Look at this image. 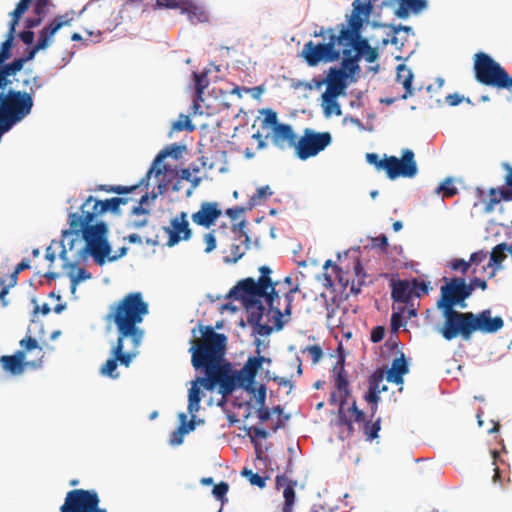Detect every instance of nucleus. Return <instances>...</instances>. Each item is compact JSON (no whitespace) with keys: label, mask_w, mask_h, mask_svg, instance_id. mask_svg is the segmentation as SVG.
Listing matches in <instances>:
<instances>
[{"label":"nucleus","mask_w":512,"mask_h":512,"mask_svg":"<svg viewBox=\"0 0 512 512\" xmlns=\"http://www.w3.org/2000/svg\"><path fill=\"white\" fill-rule=\"evenodd\" d=\"M99 503L100 498L96 490L73 489L67 492L60 512H107Z\"/></svg>","instance_id":"11"},{"label":"nucleus","mask_w":512,"mask_h":512,"mask_svg":"<svg viewBox=\"0 0 512 512\" xmlns=\"http://www.w3.org/2000/svg\"><path fill=\"white\" fill-rule=\"evenodd\" d=\"M331 142L332 136L329 132H316L306 128L298 138L295 154L299 159L307 160L323 151Z\"/></svg>","instance_id":"12"},{"label":"nucleus","mask_w":512,"mask_h":512,"mask_svg":"<svg viewBox=\"0 0 512 512\" xmlns=\"http://www.w3.org/2000/svg\"><path fill=\"white\" fill-rule=\"evenodd\" d=\"M436 192L442 193L444 198H449L456 195L458 193V189L453 185L452 179L447 178L436 188Z\"/></svg>","instance_id":"45"},{"label":"nucleus","mask_w":512,"mask_h":512,"mask_svg":"<svg viewBox=\"0 0 512 512\" xmlns=\"http://www.w3.org/2000/svg\"><path fill=\"white\" fill-rule=\"evenodd\" d=\"M347 78L348 73L342 69H338L336 67H331L329 69L327 78L325 80L320 81L317 84V87H320L322 84H332L339 87L346 88L347 87Z\"/></svg>","instance_id":"30"},{"label":"nucleus","mask_w":512,"mask_h":512,"mask_svg":"<svg viewBox=\"0 0 512 512\" xmlns=\"http://www.w3.org/2000/svg\"><path fill=\"white\" fill-rule=\"evenodd\" d=\"M506 250H508L506 243L496 245L490 253V262L488 263V266L500 265L506 259Z\"/></svg>","instance_id":"39"},{"label":"nucleus","mask_w":512,"mask_h":512,"mask_svg":"<svg viewBox=\"0 0 512 512\" xmlns=\"http://www.w3.org/2000/svg\"><path fill=\"white\" fill-rule=\"evenodd\" d=\"M410 8H411V6L408 5V2H406V0H402L399 7L395 11V15L398 18L405 19L409 16Z\"/></svg>","instance_id":"61"},{"label":"nucleus","mask_w":512,"mask_h":512,"mask_svg":"<svg viewBox=\"0 0 512 512\" xmlns=\"http://www.w3.org/2000/svg\"><path fill=\"white\" fill-rule=\"evenodd\" d=\"M413 73L412 71L404 64H400L397 67V76L396 81L401 83L405 89L404 94L400 97L405 100L408 97L414 95V88L412 87Z\"/></svg>","instance_id":"28"},{"label":"nucleus","mask_w":512,"mask_h":512,"mask_svg":"<svg viewBox=\"0 0 512 512\" xmlns=\"http://www.w3.org/2000/svg\"><path fill=\"white\" fill-rule=\"evenodd\" d=\"M450 267L452 270L460 271L462 274H466L470 268V262L465 261L464 259H454L450 263Z\"/></svg>","instance_id":"55"},{"label":"nucleus","mask_w":512,"mask_h":512,"mask_svg":"<svg viewBox=\"0 0 512 512\" xmlns=\"http://www.w3.org/2000/svg\"><path fill=\"white\" fill-rule=\"evenodd\" d=\"M372 242L374 247H378L382 251H385L388 247V239L385 235H380L378 237L373 238Z\"/></svg>","instance_id":"64"},{"label":"nucleus","mask_w":512,"mask_h":512,"mask_svg":"<svg viewBox=\"0 0 512 512\" xmlns=\"http://www.w3.org/2000/svg\"><path fill=\"white\" fill-rule=\"evenodd\" d=\"M198 377L195 381L192 382V386L188 392V407L187 410L190 414H195L200 410V402H201V382Z\"/></svg>","instance_id":"29"},{"label":"nucleus","mask_w":512,"mask_h":512,"mask_svg":"<svg viewBox=\"0 0 512 512\" xmlns=\"http://www.w3.org/2000/svg\"><path fill=\"white\" fill-rule=\"evenodd\" d=\"M192 417L190 421L187 422V416L185 413L179 414V420H180V426L178 427L177 431H175V435H184L189 433L190 431H193L196 427V416L194 414H191Z\"/></svg>","instance_id":"40"},{"label":"nucleus","mask_w":512,"mask_h":512,"mask_svg":"<svg viewBox=\"0 0 512 512\" xmlns=\"http://www.w3.org/2000/svg\"><path fill=\"white\" fill-rule=\"evenodd\" d=\"M266 361L264 356H252L247 359L245 364L240 370H236L240 379L244 383V390L249 393L255 392L254 382L258 370L261 368L263 362ZM269 362L270 360L267 359Z\"/></svg>","instance_id":"20"},{"label":"nucleus","mask_w":512,"mask_h":512,"mask_svg":"<svg viewBox=\"0 0 512 512\" xmlns=\"http://www.w3.org/2000/svg\"><path fill=\"white\" fill-rule=\"evenodd\" d=\"M368 10L369 7L362 4H358L357 6H355L353 15L351 16V19L349 21L350 27L347 28L359 34V30L362 26V19L360 18L359 14Z\"/></svg>","instance_id":"38"},{"label":"nucleus","mask_w":512,"mask_h":512,"mask_svg":"<svg viewBox=\"0 0 512 512\" xmlns=\"http://www.w3.org/2000/svg\"><path fill=\"white\" fill-rule=\"evenodd\" d=\"M163 230L168 235L166 245L169 247L175 246L180 241H188L192 237V230L187 212H180L170 220V226L163 227Z\"/></svg>","instance_id":"14"},{"label":"nucleus","mask_w":512,"mask_h":512,"mask_svg":"<svg viewBox=\"0 0 512 512\" xmlns=\"http://www.w3.org/2000/svg\"><path fill=\"white\" fill-rule=\"evenodd\" d=\"M384 379V372L382 370H376L369 378V388L367 393L364 395V399L369 404H378L380 400V393L387 390V386L383 385L379 388V384Z\"/></svg>","instance_id":"23"},{"label":"nucleus","mask_w":512,"mask_h":512,"mask_svg":"<svg viewBox=\"0 0 512 512\" xmlns=\"http://www.w3.org/2000/svg\"><path fill=\"white\" fill-rule=\"evenodd\" d=\"M25 62L26 59L21 57L14 59L9 64H0V89H5L11 84L9 77L19 72L23 68Z\"/></svg>","instance_id":"26"},{"label":"nucleus","mask_w":512,"mask_h":512,"mask_svg":"<svg viewBox=\"0 0 512 512\" xmlns=\"http://www.w3.org/2000/svg\"><path fill=\"white\" fill-rule=\"evenodd\" d=\"M302 352L308 353L313 364H317L323 357V350L319 345L307 346Z\"/></svg>","instance_id":"50"},{"label":"nucleus","mask_w":512,"mask_h":512,"mask_svg":"<svg viewBox=\"0 0 512 512\" xmlns=\"http://www.w3.org/2000/svg\"><path fill=\"white\" fill-rule=\"evenodd\" d=\"M156 8L157 9H176L182 8L181 0H156Z\"/></svg>","instance_id":"56"},{"label":"nucleus","mask_w":512,"mask_h":512,"mask_svg":"<svg viewBox=\"0 0 512 512\" xmlns=\"http://www.w3.org/2000/svg\"><path fill=\"white\" fill-rule=\"evenodd\" d=\"M152 173L153 169H149L146 175L138 183L130 186L101 184L97 185L94 189H92V191H104L107 193H116L118 195L130 194L140 189L142 185H145V187L147 188L148 179L150 178Z\"/></svg>","instance_id":"22"},{"label":"nucleus","mask_w":512,"mask_h":512,"mask_svg":"<svg viewBox=\"0 0 512 512\" xmlns=\"http://www.w3.org/2000/svg\"><path fill=\"white\" fill-rule=\"evenodd\" d=\"M381 429V418L378 417L372 423L366 421L363 425L364 434L367 440H373L378 437V432Z\"/></svg>","instance_id":"43"},{"label":"nucleus","mask_w":512,"mask_h":512,"mask_svg":"<svg viewBox=\"0 0 512 512\" xmlns=\"http://www.w3.org/2000/svg\"><path fill=\"white\" fill-rule=\"evenodd\" d=\"M444 322L439 328L442 337L451 341L460 336L463 340L469 341L474 332L495 333L504 326L501 317H491L489 309L478 314L473 312H459L454 308L440 309Z\"/></svg>","instance_id":"4"},{"label":"nucleus","mask_w":512,"mask_h":512,"mask_svg":"<svg viewBox=\"0 0 512 512\" xmlns=\"http://www.w3.org/2000/svg\"><path fill=\"white\" fill-rule=\"evenodd\" d=\"M257 416H258L260 422L264 423V422H266V421H268L270 419L271 411L265 405L262 406V407L258 406Z\"/></svg>","instance_id":"63"},{"label":"nucleus","mask_w":512,"mask_h":512,"mask_svg":"<svg viewBox=\"0 0 512 512\" xmlns=\"http://www.w3.org/2000/svg\"><path fill=\"white\" fill-rule=\"evenodd\" d=\"M502 168L506 171V186L490 188L488 190V199L485 201V212L487 213L494 211L496 205L502 201H512V166L504 162L502 163Z\"/></svg>","instance_id":"15"},{"label":"nucleus","mask_w":512,"mask_h":512,"mask_svg":"<svg viewBox=\"0 0 512 512\" xmlns=\"http://www.w3.org/2000/svg\"><path fill=\"white\" fill-rule=\"evenodd\" d=\"M194 86H195V92H196V99L194 100L193 107L195 111H197L200 108V105L198 104V100H202V94L205 90V88L208 86V77L206 73H194Z\"/></svg>","instance_id":"34"},{"label":"nucleus","mask_w":512,"mask_h":512,"mask_svg":"<svg viewBox=\"0 0 512 512\" xmlns=\"http://www.w3.org/2000/svg\"><path fill=\"white\" fill-rule=\"evenodd\" d=\"M129 198L113 197L106 200H98L93 196H88L80 207L81 214L77 212L69 215L70 229L81 230L83 226L91 224L98 215L108 211L118 214L120 206L127 204Z\"/></svg>","instance_id":"5"},{"label":"nucleus","mask_w":512,"mask_h":512,"mask_svg":"<svg viewBox=\"0 0 512 512\" xmlns=\"http://www.w3.org/2000/svg\"><path fill=\"white\" fill-rule=\"evenodd\" d=\"M124 342L116 340L115 345L111 350L112 357L109 358L101 367L100 372L110 378H117L119 376L117 369V362L125 367H128L135 356L133 352L124 351Z\"/></svg>","instance_id":"16"},{"label":"nucleus","mask_w":512,"mask_h":512,"mask_svg":"<svg viewBox=\"0 0 512 512\" xmlns=\"http://www.w3.org/2000/svg\"><path fill=\"white\" fill-rule=\"evenodd\" d=\"M49 4V0H36L34 6V13L40 17L46 14V9Z\"/></svg>","instance_id":"62"},{"label":"nucleus","mask_w":512,"mask_h":512,"mask_svg":"<svg viewBox=\"0 0 512 512\" xmlns=\"http://www.w3.org/2000/svg\"><path fill=\"white\" fill-rule=\"evenodd\" d=\"M25 352L17 351L14 355L2 356L0 362L6 371L14 375L21 374L24 367L28 364L25 362Z\"/></svg>","instance_id":"25"},{"label":"nucleus","mask_w":512,"mask_h":512,"mask_svg":"<svg viewBox=\"0 0 512 512\" xmlns=\"http://www.w3.org/2000/svg\"><path fill=\"white\" fill-rule=\"evenodd\" d=\"M221 214L222 211L217 202L205 201L200 204L199 210L192 214L191 219L198 226L210 228Z\"/></svg>","instance_id":"21"},{"label":"nucleus","mask_w":512,"mask_h":512,"mask_svg":"<svg viewBox=\"0 0 512 512\" xmlns=\"http://www.w3.org/2000/svg\"><path fill=\"white\" fill-rule=\"evenodd\" d=\"M462 101H466L468 104H472L470 98H464L463 96L459 95L458 93H453V94H449L448 96H446V102L450 106H457Z\"/></svg>","instance_id":"59"},{"label":"nucleus","mask_w":512,"mask_h":512,"mask_svg":"<svg viewBox=\"0 0 512 512\" xmlns=\"http://www.w3.org/2000/svg\"><path fill=\"white\" fill-rule=\"evenodd\" d=\"M332 372L335 375L334 386L336 391L332 392L329 398L331 405L339 404L338 420L339 424L347 428L349 434L353 433L352 420L345 414V404L351 395L350 384L347 372L344 368L343 360L337 361Z\"/></svg>","instance_id":"10"},{"label":"nucleus","mask_w":512,"mask_h":512,"mask_svg":"<svg viewBox=\"0 0 512 512\" xmlns=\"http://www.w3.org/2000/svg\"><path fill=\"white\" fill-rule=\"evenodd\" d=\"M71 231L75 234L82 233L85 241L83 251L90 254L98 265L102 266L107 258L109 261L117 259V256L109 257L111 247L107 241L108 229L104 222L95 225L88 224L83 226L81 230L71 229Z\"/></svg>","instance_id":"7"},{"label":"nucleus","mask_w":512,"mask_h":512,"mask_svg":"<svg viewBox=\"0 0 512 512\" xmlns=\"http://www.w3.org/2000/svg\"><path fill=\"white\" fill-rule=\"evenodd\" d=\"M486 258H487V252H485L484 250H479V251L471 254L468 262H470V266L471 265H479Z\"/></svg>","instance_id":"60"},{"label":"nucleus","mask_w":512,"mask_h":512,"mask_svg":"<svg viewBox=\"0 0 512 512\" xmlns=\"http://www.w3.org/2000/svg\"><path fill=\"white\" fill-rule=\"evenodd\" d=\"M240 286L241 281L230 290L229 297L235 300H241L244 303L247 313V322L254 327V330L259 335H269L272 332V327L261 322L265 307L260 298H264V295L244 291Z\"/></svg>","instance_id":"9"},{"label":"nucleus","mask_w":512,"mask_h":512,"mask_svg":"<svg viewBox=\"0 0 512 512\" xmlns=\"http://www.w3.org/2000/svg\"><path fill=\"white\" fill-rule=\"evenodd\" d=\"M343 54L342 70L349 74H354L359 70L358 60L360 57L352 55L351 49L344 48L340 51Z\"/></svg>","instance_id":"33"},{"label":"nucleus","mask_w":512,"mask_h":512,"mask_svg":"<svg viewBox=\"0 0 512 512\" xmlns=\"http://www.w3.org/2000/svg\"><path fill=\"white\" fill-rule=\"evenodd\" d=\"M180 150H181V147L178 146L177 144H173V145L161 150L155 157L150 169H153V173H155V175L158 177L159 175H161L163 173V170L160 167V164L162 163V161L168 156H174L175 158H177Z\"/></svg>","instance_id":"31"},{"label":"nucleus","mask_w":512,"mask_h":512,"mask_svg":"<svg viewBox=\"0 0 512 512\" xmlns=\"http://www.w3.org/2000/svg\"><path fill=\"white\" fill-rule=\"evenodd\" d=\"M19 344H20V346L22 348L21 351H24L25 353L28 352V351L37 350V356H39V359H38L37 363H33V366L34 367L40 366L41 359L44 356V352H43L42 347L39 346L38 341L35 338L31 337V336H26L25 338H23L20 341Z\"/></svg>","instance_id":"35"},{"label":"nucleus","mask_w":512,"mask_h":512,"mask_svg":"<svg viewBox=\"0 0 512 512\" xmlns=\"http://www.w3.org/2000/svg\"><path fill=\"white\" fill-rule=\"evenodd\" d=\"M322 108L324 115L330 117L331 115L340 116L342 114L340 104L337 102V98L321 96Z\"/></svg>","instance_id":"36"},{"label":"nucleus","mask_w":512,"mask_h":512,"mask_svg":"<svg viewBox=\"0 0 512 512\" xmlns=\"http://www.w3.org/2000/svg\"><path fill=\"white\" fill-rule=\"evenodd\" d=\"M201 339L190 348L191 362L196 370H203L205 377L200 378L201 386L208 391L219 387V393L225 398L237 388L244 389V383L230 363H222L227 338L215 332L212 326H200Z\"/></svg>","instance_id":"1"},{"label":"nucleus","mask_w":512,"mask_h":512,"mask_svg":"<svg viewBox=\"0 0 512 512\" xmlns=\"http://www.w3.org/2000/svg\"><path fill=\"white\" fill-rule=\"evenodd\" d=\"M445 284L441 286L440 298L437 301L438 309L454 308L460 306L461 308L466 307V303L463 298V278L462 277H443L442 279Z\"/></svg>","instance_id":"13"},{"label":"nucleus","mask_w":512,"mask_h":512,"mask_svg":"<svg viewBox=\"0 0 512 512\" xmlns=\"http://www.w3.org/2000/svg\"><path fill=\"white\" fill-rule=\"evenodd\" d=\"M215 231H211L208 233H205L203 236V241L206 244V247L204 249L205 253H210L216 248V237H215Z\"/></svg>","instance_id":"54"},{"label":"nucleus","mask_w":512,"mask_h":512,"mask_svg":"<svg viewBox=\"0 0 512 512\" xmlns=\"http://www.w3.org/2000/svg\"><path fill=\"white\" fill-rule=\"evenodd\" d=\"M410 288L413 297H421L422 295H427L431 290L429 283L417 278H414L410 281Z\"/></svg>","instance_id":"41"},{"label":"nucleus","mask_w":512,"mask_h":512,"mask_svg":"<svg viewBox=\"0 0 512 512\" xmlns=\"http://www.w3.org/2000/svg\"><path fill=\"white\" fill-rule=\"evenodd\" d=\"M296 486V481H290L283 490V496L285 499L284 504L293 505L295 500V491L294 487Z\"/></svg>","instance_id":"53"},{"label":"nucleus","mask_w":512,"mask_h":512,"mask_svg":"<svg viewBox=\"0 0 512 512\" xmlns=\"http://www.w3.org/2000/svg\"><path fill=\"white\" fill-rule=\"evenodd\" d=\"M267 137H270L273 145L280 150L296 149L298 136L290 124L275 126Z\"/></svg>","instance_id":"18"},{"label":"nucleus","mask_w":512,"mask_h":512,"mask_svg":"<svg viewBox=\"0 0 512 512\" xmlns=\"http://www.w3.org/2000/svg\"><path fill=\"white\" fill-rule=\"evenodd\" d=\"M91 274L86 271L84 268H80L76 275H71V292L74 293L76 291L77 285L86 279H89Z\"/></svg>","instance_id":"51"},{"label":"nucleus","mask_w":512,"mask_h":512,"mask_svg":"<svg viewBox=\"0 0 512 512\" xmlns=\"http://www.w3.org/2000/svg\"><path fill=\"white\" fill-rule=\"evenodd\" d=\"M132 218L128 222V227L133 229H140L147 225L149 210L145 207L135 206L132 209Z\"/></svg>","instance_id":"32"},{"label":"nucleus","mask_w":512,"mask_h":512,"mask_svg":"<svg viewBox=\"0 0 512 512\" xmlns=\"http://www.w3.org/2000/svg\"><path fill=\"white\" fill-rule=\"evenodd\" d=\"M345 414L348 418H351L352 420V424L353 423H358V424H363L366 422L365 421V414L362 410H360L358 407H357V404H356V401L354 400L351 404V406L347 409V411L345 410ZM352 427L354 428V426L352 425Z\"/></svg>","instance_id":"42"},{"label":"nucleus","mask_w":512,"mask_h":512,"mask_svg":"<svg viewBox=\"0 0 512 512\" xmlns=\"http://www.w3.org/2000/svg\"><path fill=\"white\" fill-rule=\"evenodd\" d=\"M259 272L260 277L257 281L253 278L241 280L240 288L250 293L264 295L265 303L274 313V327L279 331L289 321L293 297L298 287H286L280 281L273 282L270 277L272 270L266 265L261 266Z\"/></svg>","instance_id":"3"},{"label":"nucleus","mask_w":512,"mask_h":512,"mask_svg":"<svg viewBox=\"0 0 512 512\" xmlns=\"http://www.w3.org/2000/svg\"><path fill=\"white\" fill-rule=\"evenodd\" d=\"M229 490L228 483L221 481L220 483L216 484L212 490L213 495L222 502V505L224 502L227 501L226 494Z\"/></svg>","instance_id":"48"},{"label":"nucleus","mask_w":512,"mask_h":512,"mask_svg":"<svg viewBox=\"0 0 512 512\" xmlns=\"http://www.w3.org/2000/svg\"><path fill=\"white\" fill-rule=\"evenodd\" d=\"M338 45L355 51L356 56L361 57L370 45L368 40L361 38L359 34L342 25L338 33Z\"/></svg>","instance_id":"19"},{"label":"nucleus","mask_w":512,"mask_h":512,"mask_svg":"<svg viewBox=\"0 0 512 512\" xmlns=\"http://www.w3.org/2000/svg\"><path fill=\"white\" fill-rule=\"evenodd\" d=\"M315 36H322L328 38L326 43H314L308 41L304 44L301 51V57L304 58L306 63L311 66H317L320 62L330 63L339 60L341 56L340 50L336 49L338 44V35H336L333 28H329L326 31L322 28L319 33H315Z\"/></svg>","instance_id":"8"},{"label":"nucleus","mask_w":512,"mask_h":512,"mask_svg":"<svg viewBox=\"0 0 512 512\" xmlns=\"http://www.w3.org/2000/svg\"><path fill=\"white\" fill-rule=\"evenodd\" d=\"M385 336V328L383 326H375L371 330L370 340L373 343H379Z\"/></svg>","instance_id":"58"},{"label":"nucleus","mask_w":512,"mask_h":512,"mask_svg":"<svg viewBox=\"0 0 512 512\" xmlns=\"http://www.w3.org/2000/svg\"><path fill=\"white\" fill-rule=\"evenodd\" d=\"M273 195L269 185L259 187L256 192L251 196L249 204L251 206H258L266 202V200Z\"/></svg>","instance_id":"37"},{"label":"nucleus","mask_w":512,"mask_h":512,"mask_svg":"<svg viewBox=\"0 0 512 512\" xmlns=\"http://www.w3.org/2000/svg\"><path fill=\"white\" fill-rule=\"evenodd\" d=\"M409 372L408 364L403 353L392 361L391 368L387 371L386 380L390 383L400 385L403 383V376Z\"/></svg>","instance_id":"24"},{"label":"nucleus","mask_w":512,"mask_h":512,"mask_svg":"<svg viewBox=\"0 0 512 512\" xmlns=\"http://www.w3.org/2000/svg\"><path fill=\"white\" fill-rule=\"evenodd\" d=\"M14 33H7L6 40L1 44L0 48V64L4 63L7 59L11 57V48L13 45Z\"/></svg>","instance_id":"44"},{"label":"nucleus","mask_w":512,"mask_h":512,"mask_svg":"<svg viewBox=\"0 0 512 512\" xmlns=\"http://www.w3.org/2000/svg\"><path fill=\"white\" fill-rule=\"evenodd\" d=\"M366 160L369 164L374 165L378 171L384 170L391 180L399 177L413 178L418 173L415 155L411 149H404L401 158L385 156L384 159H379L376 153H367Z\"/></svg>","instance_id":"6"},{"label":"nucleus","mask_w":512,"mask_h":512,"mask_svg":"<svg viewBox=\"0 0 512 512\" xmlns=\"http://www.w3.org/2000/svg\"><path fill=\"white\" fill-rule=\"evenodd\" d=\"M173 129L175 131H193L194 125L192 124L191 120L188 116L181 115L180 119L173 123Z\"/></svg>","instance_id":"49"},{"label":"nucleus","mask_w":512,"mask_h":512,"mask_svg":"<svg viewBox=\"0 0 512 512\" xmlns=\"http://www.w3.org/2000/svg\"><path fill=\"white\" fill-rule=\"evenodd\" d=\"M326 85H327L326 91L322 95L327 96V97L337 98L338 96L343 94L346 89V88L339 87V86L332 85V84H326Z\"/></svg>","instance_id":"57"},{"label":"nucleus","mask_w":512,"mask_h":512,"mask_svg":"<svg viewBox=\"0 0 512 512\" xmlns=\"http://www.w3.org/2000/svg\"><path fill=\"white\" fill-rule=\"evenodd\" d=\"M406 306L397 307V311L391 315V329L396 332L404 325L402 315L405 313Z\"/></svg>","instance_id":"46"},{"label":"nucleus","mask_w":512,"mask_h":512,"mask_svg":"<svg viewBox=\"0 0 512 512\" xmlns=\"http://www.w3.org/2000/svg\"><path fill=\"white\" fill-rule=\"evenodd\" d=\"M242 475L249 477V481L252 485H256L260 488H263L265 486V479L258 475L257 473H253L251 470L244 468L242 471Z\"/></svg>","instance_id":"52"},{"label":"nucleus","mask_w":512,"mask_h":512,"mask_svg":"<svg viewBox=\"0 0 512 512\" xmlns=\"http://www.w3.org/2000/svg\"><path fill=\"white\" fill-rule=\"evenodd\" d=\"M148 314L149 304L142 293L130 292L109 306L104 321L115 326L118 340H129L132 348L136 349L144 336L140 325Z\"/></svg>","instance_id":"2"},{"label":"nucleus","mask_w":512,"mask_h":512,"mask_svg":"<svg viewBox=\"0 0 512 512\" xmlns=\"http://www.w3.org/2000/svg\"><path fill=\"white\" fill-rule=\"evenodd\" d=\"M391 297L395 302L405 305L410 304L413 294L410 288V281L399 280L393 283Z\"/></svg>","instance_id":"27"},{"label":"nucleus","mask_w":512,"mask_h":512,"mask_svg":"<svg viewBox=\"0 0 512 512\" xmlns=\"http://www.w3.org/2000/svg\"><path fill=\"white\" fill-rule=\"evenodd\" d=\"M65 17L66 16L56 17L48 26L44 27L39 33V38L36 45L28 52L25 57L22 58L26 59V61L32 60L39 50L47 48L52 42L54 34L63 26L69 25L70 19H64Z\"/></svg>","instance_id":"17"},{"label":"nucleus","mask_w":512,"mask_h":512,"mask_svg":"<svg viewBox=\"0 0 512 512\" xmlns=\"http://www.w3.org/2000/svg\"><path fill=\"white\" fill-rule=\"evenodd\" d=\"M264 119L262 120L263 127L270 126L271 129L277 125H282L283 123H280L278 121L277 113L271 109L263 110Z\"/></svg>","instance_id":"47"}]
</instances>
